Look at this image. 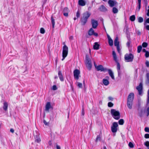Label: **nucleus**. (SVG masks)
Wrapping results in <instances>:
<instances>
[{
  "label": "nucleus",
  "instance_id": "nucleus-43",
  "mask_svg": "<svg viewBox=\"0 0 149 149\" xmlns=\"http://www.w3.org/2000/svg\"><path fill=\"white\" fill-rule=\"evenodd\" d=\"M77 86L79 88H82V83L80 82H78L77 85Z\"/></svg>",
  "mask_w": 149,
  "mask_h": 149
},
{
  "label": "nucleus",
  "instance_id": "nucleus-8",
  "mask_svg": "<svg viewBox=\"0 0 149 149\" xmlns=\"http://www.w3.org/2000/svg\"><path fill=\"white\" fill-rule=\"evenodd\" d=\"M143 85L142 83H140L139 85L136 87V89L138 90L139 95L142 94L143 92Z\"/></svg>",
  "mask_w": 149,
  "mask_h": 149
},
{
  "label": "nucleus",
  "instance_id": "nucleus-12",
  "mask_svg": "<svg viewBox=\"0 0 149 149\" xmlns=\"http://www.w3.org/2000/svg\"><path fill=\"white\" fill-rule=\"evenodd\" d=\"M52 108V107L51 105L50 102H47L45 105V111L49 112V109Z\"/></svg>",
  "mask_w": 149,
  "mask_h": 149
},
{
  "label": "nucleus",
  "instance_id": "nucleus-22",
  "mask_svg": "<svg viewBox=\"0 0 149 149\" xmlns=\"http://www.w3.org/2000/svg\"><path fill=\"white\" fill-rule=\"evenodd\" d=\"M8 105V103L6 102H4L3 103V109L5 111L7 110Z\"/></svg>",
  "mask_w": 149,
  "mask_h": 149
},
{
  "label": "nucleus",
  "instance_id": "nucleus-54",
  "mask_svg": "<svg viewBox=\"0 0 149 149\" xmlns=\"http://www.w3.org/2000/svg\"><path fill=\"white\" fill-rule=\"evenodd\" d=\"M146 77L147 78V79L148 81V83H149V73H147L146 74Z\"/></svg>",
  "mask_w": 149,
  "mask_h": 149
},
{
  "label": "nucleus",
  "instance_id": "nucleus-50",
  "mask_svg": "<svg viewBox=\"0 0 149 149\" xmlns=\"http://www.w3.org/2000/svg\"><path fill=\"white\" fill-rule=\"evenodd\" d=\"M144 137L146 139H149V134H145Z\"/></svg>",
  "mask_w": 149,
  "mask_h": 149
},
{
  "label": "nucleus",
  "instance_id": "nucleus-62",
  "mask_svg": "<svg viewBox=\"0 0 149 149\" xmlns=\"http://www.w3.org/2000/svg\"><path fill=\"white\" fill-rule=\"evenodd\" d=\"M10 131L12 133H13L14 132V130L13 129L11 128L10 130Z\"/></svg>",
  "mask_w": 149,
  "mask_h": 149
},
{
  "label": "nucleus",
  "instance_id": "nucleus-16",
  "mask_svg": "<svg viewBox=\"0 0 149 149\" xmlns=\"http://www.w3.org/2000/svg\"><path fill=\"white\" fill-rule=\"evenodd\" d=\"M99 9L100 11L102 12H105L107 10L106 8L103 5L101 6Z\"/></svg>",
  "mask_w": 149,
  "mask_h": 149
},
{
  "label": "nucleus",
  "instance_id": "nucleus-52",
  "mask_svg": "<svg viewBox=\"0 0 149 149\" xmlns=\"http://www.w3.org/2000/svg\"><path fill=\"white\" fill-rule=\"evenodd\" d=\"M81 114L82 116H84V107L82 108Z\"/></svg>",
  "mask_w": 149,
  "mask_h": 149
},
{
  "label": "nucleus",
  "instance_id": "nucleus-45",
  "mask_svg": "<svg viewBox=\"0 0 149 149\" xmlns=\"http://www.w3.org/2000/svg\"><path fill=\"white\" fill-rule=\"evenodd\" d=\"M145 56L146 58L149 57V52L148 51L145 53Z\"/></svg>",
  "mask_w": 149,
  "mask_h": 149
},
{
  "label": "nucleus",
  "instance_id": "nucleus-38",
  "mask_svg": "<svg viewBox=\"0 0 149 149\" xmlns=\"http://www.w3.org/2000/svg\"><path fill=\"white\" fill-rule=\"evenodd\" d=\"M45 31L44 29L43 28H41L40 29V33L42 34H44L45 33Z\"/></svg>",
  "mask_w": 149,
  "mask_h": 149
},
{
  "label": "nucleus",
  "instance_id": "nucleus-17",
  "mask_svg": "<svg viewBox=\"0 0 149 149\" xmlns=\"http://www.w3.org/2000/svg\"><path fill=\"white\" fill-rule=\"evenodd\" d=\"M99 46L100 45L97 42H95L93 46V49L95 50H98L99 48Z\"/></svg>",
  "mask_w": 149,
  "mask_h": 149
},
{
  "label": "nucleus",
  "instance_id": "nucleus-26",
  "mask_svg": "<svg viewBox=\"0 0 149 149\" xmlns=\"http://www.w3.org/2000/svg\"><path fill=\"white\" fill-rule=\"evenodd\" d=\"M117 64V70L118 71V74H120V65L119 63L117 61V62H116Z\"/></svg>",
  "mask_w": 149,
  "mask_h": 149
},
{
  "label": "nucleus",
  "instance_id": "nucleus-29",
  "mask_svg": "<svg viewBox=\"0 0 149 149\" xmlns=\"http://www.w3.org/2000/svg\"><path fill=\"white\" fill-rule=\"evenodd\" d=\"M112 12L114 14L116 13H118V10L116 8L114 7L112 9Z\"/></svg>",
  "mask_w": 149,
  "mask_h": 149
},
{
  "label": "nucleus",
  "instance_id": "nucleus-24",
  "mask_svg": "<svg viewBox=\"0 0 149 149\" xmlns=\"http://www.w3.org/2000/svg\"><path fill=\"white\" fill-rule=\"evenodd\" d=\"M51 21L52 25V28L54 29V28L55 22V20L53 18V16H52L51 17Z\"/></svg>",
  "mask_w": 149,
  "mask_h": 149
},
{
  "label": "nucleus",
  "instance_id": "nucleus-57",
  "mask_svg": "<svg viewBox=\"0 0 149 149\" xmlns=\"http://www.w3.org/2000/svg\"><path fill=\"white\" fill-rule=\"evenodd\" d=\"M146 65L147 67H149V62L148 61H146Z\"/></svg>",
  "mask_w": 149,
  "mask_h": 149
},
{
  "label": "nucleus",
  "instance_id": "nucleus-25",
  "mask_svg": "<svg viewBox=\"0 0 149 149\" xmlns=\"http://www.w3.org/2000/svg\"><path fill=\"white\" fill-rule=\"evenodd\" d=\"M103 84L105 85V86H107L108 85H109V82L108 81V80L107 79H103Z\"/></svg>",
  "mask_w": 149,
  "mask_h": 149
},
{
  "label": "nucleus",
  "instance_id": "nucleus-18",
  "mask_svg": "<svg viewBox=\"0 0 149 149\" xmlns=\"http://www.w3.org/2000/svg\"><path fill=\"white\" fill-rule=\"evenodd\" d=\"M107 70L108 71V73L111 78L113 79H114V76L111 70L110 69H108Z\"/></svg>",
  "mask_w": 149,
  "mask_h": 149
},
{
  "label": "nucleus",
  "instance_id": "nucleus-28",
  "mask_svg": "<svg viewBox=\"0 0 149 149\" xmlns=\"http://www.w3.org/2000/svg\"><path fill=\"white\" fill-rule=\"evenodd\" d=\"M136 19V17L134 15H132L130 18V20L132 22L134 21Z\"/></svg>",
  "mask_w": 149,
  "mask_h": 149
},
{
  "label": "nucleus",
  "instance_id": "nucleus-39",
  "mask_svg": "<svg viewBox=\"0 0 149 149\" xmlns=\"http://www.w3.org/2000/svg\"><path fill=\"white\" fill-rule=\"evenodd\" d=\"M101 139V137L99 135L97 136L95 140V141L97 142L98 141H100Z\"/></svg>",
  "mask_w": 149,
  "mask_h": 149
},
{
  "label": "nucleus",
  "instance_id": "nucleus-40",
  "mask_svg": "<svg viewBox=\"0 0 149 149\" xmlns=\"http://www.w3.org/2000/svg\"><path fill=\"white\" fill-rule=\"evenodd\" d=\"M131 43V41L130 40H129V41L127 42L126 45L128 47H129L130 46V44Z\"/></svg>",
  "mask_w": 149,
  "mask_h": 149
},
{
  "label": "nucleus",
  "instance_id": "nucleus-32",
  "mask_svg": "<svg viewBox=\"0 0 149 149\" xmlns=\"http://www.w3.org/2000/svg\"><path fill=\"white\" fill-rule=\"evenodd\" d=\"M143 110L141 109L140 111L139 112V116L141 117H142L143 115Z\"/></svg>",
  "mask_w": 149,
  "mask_h": 149
},
{
  "label": "nucleus",
  "instance_id": "nucleus-15",
  "mask_svg": "<svg viewBox=\"0 0 149 149\" xmlns=\"http://www.w3.org/2000/svg\"><path fill=\"white\" fill-rule=\"evenodd\" d=\"M118 38L117 37L114 40V45L115 46H117L120 45L119 42L118 41Z\"/></svg>",
  "mask_w": 149,
  "mask_h": 149
},
{
  "label": "nucleus",
  "instance_id": "nucleus-46",
  "mask_svg": "<svg viewBox=\"0 0 149 149\" xmlns=\"http://www.w3.org/2000/svg\"><path fill=\"white\" fill-rule=\"evenodd\" d=\"M57 89L56 86V85H54L52 86V89L54 91L56 90Z\"/></svg>",
  "mask_w": 149,
  "mask_h": 149
},
{
  "label": "nucleus",
  "instance_id": "nucleus-55",
  "mask_svg": "<svg viewBox=\"0 0 149 149\" xmlns=\"http://www.w3.org/2000/svg\"><path fill=\"white\" fill-rule=\"evenodd\" d=\"M146 112L147 113V116H148L149 115V107L147 108L146 110Z\"/></svg>",
  "mask_w": 149,
  "mask_h": 149
},
{
  "label": "nucleus",
  "instance_id": "nucleus-20",
  "mask_svg": "<svg viewBox=\"0 0 149 149\" xmlns=\"http://www.w3.org/2000/svg\"><path fill=\"white\" fill-rule=\"evenodd\" d=\"M78 4L80 6H84L86 5V2L83 0H79L78 1Z\"/></svg>",
  "mask_w": 149,
  "mask_h": 149
},
{
  "label": "nucleus",
  "instance_id": "nucleus-27",
  "mask_svg": "<svg viewBox=\"0 0 149 149\" xmlns=\"http://www.w3.org/2000/svg\"><path fill=\"white\" fill-rule=\"evenodd\" d=\"M64 45L63 47V51H65L68 52V47L65 45V42L63 43Z\"/></svg>",
  "mask_w": 149,
  "mask_h": 149
},
{
  "label": "nucleus",
  "instance_id": "nucleus-36",
  "mask_svg": "<svg viewBox=\"0 0 149 149\" xmlns=\"http://www.w3.org/2000/svg\"><path fill=\"white\" fill-rule=\"evenodd\" d=\"M148 45V43L146 42H143L142 44V46L143 47L146 48Z\"/></svg>",
  "mask_w": 149,
  "mask_h": 149
},
{
  "label": "nucleus",
  "instance_id": "nucleus-14",
  "mask_svg": "<svg viewBox=\"0 0 149 149\" xmlns=\"http://www.w3.org/2000/svg\"><path fill=\"white\" fill-rule=\"evenodd\" d=\"M58 75L60 80L61 81H64V78L61 71H59L58 72Z\"/></svg>",
  "mask_w": 149,
  "mask_h": 149
},
{
  "label": "nucleus",
  "instance_id": "nucleus-9",
  "mask_svg": "<svg viewBox=\"0 0 149 149\" xmlns=\"http://www.w3.org/2000/svg\"><path fill=\"white\" fill-rule=\"evenodd\" d=\"M80 74V72L79 70L78 69L75 70L73 72L74 78L77 80L78 79Z\"/></svg>",
  "mask_w": 149,
  "mask_h": 149
},
{
  "label": "nucleus",
  "instance_id": "nucleus-31",
  "mask_svg": "<svg viewBox=\"0 0 149 149\" xmlns=\"http://www.w3.org/2000/svg\"><path fill=\"white\" fill-rule=\"evenodd\" d=\"M124 122V120L123 119H121L118 121V123L120 125H123Z\"/></svg>",
  "mask_w": 149,
  "mask_h": 149
},
{
  "label": "nucleus",
  "instance_id": "nucleus-1",
  "mask_svg": "<svg viewBox=\"0 0 149 149\" xmlns=\"http://www.w3.org/2000/svg\"><path fill=\"white\" fill-rule=\"evenodd\" d=\"M91 15V13L88 11H86L83 13V16L80 20L81 25L84 26L85 25Z\"/></svg>",
  "mask_w": 149,
  "mask_h": 149
},
{
  "label": "nucleus",
  "instance_id": "nucleus-6",
  "mask_svg": "<svg viewBox=\"0 0 149 149\" xmlns=\"http://www.w3.org/2000/svg\"><path fill=\"white\" fill-rule=\"evenodd\" d=\"M94 65L95 68L97 69V71H100L101 72H105L107 70V69L106 68H104L102 65H99L97 66L95 61L94 62Z\"/></svg>",
  "mask_w": 149,
  "mask_h": 149
},
{
  "label": "nucleus",
  "instance_id": "nucleus-53",
  "mask_svg": "<svg viewBox=\"0 0 149 149\" xmlns=\"http://www.w3.org/2000/svg\"><path fill=\"white\" fill-rule=\"evenodd\" d=\"M43 123L44 124H45V125H49V123L47 122L45 120H43Z\"/></svg>",
  "mask_w": 149,
  "mask_h": 149
},
{
  "label": "nucleus",
  "instance_id": "nucleus-59",
  "mask_svg": "<svg viewBox=\"0 0 149 149\" xmlns=\"http://www.w3.org/2000/svg\"><path fill=\"white\" fill-rule=\"evenodd\" d=\"M93 35H94V36H96V37H97L98 36V33H95V32H94L93 33Z\"/></svg>",
  "mask_w": 149,
  "mask_h": 149
},
{
  "label": "nucleus",
  "instance_id": "nucleus-13",
  "mask_svg": "<svg viewBox=\"0 0 149 149\" xmlns=\"http://www.w3.org/2000/svg\"><path fill=\"white\" fill-rule=\"evenodd\" d=\"M107 36L108 39L109 44L110 46H112L113 45V40L108 34H107Z\"/></svg>",
  "mask_w": 149,
  "mask_h": 149
},
{
  "label": "nucleus",
  "instance_id": "nucleus-5",
  "mask_svg": "<svg viewBox=\"0 0 149 149\" xmlns=\"http://www.w3.org/2000/svg\"><path fill=\"white\" fill-rule=\"evenodd\" d=\"M85 64L87 68L90 70L92 68L91 61L89 58L88 55H86V56Z\"/></svg>",
  "mask_w": 149,
  "mask_h": 149
},
{
  "label": "nucleus",
  "instance_id": "nucleus-7",
  "mask_svg": "<svg viewBox=\"0 0 149 149\" xmlns=\"http://www.w3.org/2000/svg\"><path fill=\"white\" fill-rule=\"evenodd\" d=\"M118 124L117 122H114L113 124V125L111 127V130L112 132L115 133L117 130V127H118Z\"/></svg>",
  "mask_w": 149,
  "mask_h": 149
},
{
  "label": "nucleus",
  "instance_id": "nucleus-35",
  "mask_svg": "<svg viewBox=\"0 0 149 149\" xmlns=\"http://www.w3.org/2000/svg\"><path fill=\"white\" fill-rule=\"evenodd\" d=\"M69 10L68 8L67 7H65L63 10V13H68L69 12Z\"/></svg>",
  "mask_w": 149,
  "mask_h": 149
},
{
  "label": "nucleus",
  "instance_id": "nucleus-37",
  "mask_svg": "<svg viewBox=\"0 0 149 149\" xmlns=\"http://www.w3.org/2000/svg\"><path fill=\"white\" fill-rule=\"evenodd\" d=\"M128 146L130 148H133L134 147V144L131 142H129Z\"/></svg>",
  "mask_w": 149,
  "mask_h": 149
},
{
  "label": "nucleus",
  "instance_id": "nucleus-56",
  "mask_svg": "<svg viewBox=\"0 0 149 149\" xmlns=\"http://www.w3.org/2000/svg\"><path fill=\"white\" fill-rule=\"evenodd\" d=\"M63 15L66 17H67L68 16V13H63Z\"/></svg>",
  "mask_w": 149,
  "mask_h": 149
},
{
  "label": "nucleus",
  "instance_id": "nucleus-60",
  "mask_svg": "<svg viewBox=\"0 0 149 149\" xmlns=\"http://www.w3.org/2000/svg\"><path fill=\"white\" fill-rule=\"evenodd\" d=\"M108 99L109 100L112 101L113 100V98L111 97H109Z\"/></svg>",
  "mask_w": 149,
  "mask_h": 149
},
{
  "label": "nucleus",
  "instance_id": "nucleus-61",
  "mask_svg": "<svg viewBox=\"0 0 149 149\" xmlns=\"http://www.w3.org/2000/svg\"><path fill=\"white\" fill-rule=\"evenodd\" d=\"M145 6H147L148 4V3L147 0H144Z\"/></svg>",
  "mask_w": 149,
  "mask_h": 149
},
{
  "label": "nucleus",
  "instance_id": "nucleus-19",
  "mask_svg": "<svg viewBox=\"0 0 149 149\" xmlns=\"http://www.w3.org/2000/svg\"><path fill=\"white\" fill-rule=\"evenodd\" d=\"M68 52L63 51L62 52V57L63 58L62 59V61H63L65 58L67 56L68 54Z\"/></svg>",
  "mask_w": 149,
  "mask_h": 149
},
{
  "label": "nucleus",
  "instance_id": "nucleus-4",
  "mask_svg": "<svg viewBox=\"0 0 149 149\" xmlns=\"http://www.w3.org/2000/svg\"><path fill=\"white\" fill-rule=\"evenodd\" d=\"M124 58L126 62H132L134 58V56L131 53L126 54L124 56Z\"/></svg>",
  "mask_w": 149,
  "mask_h": 149
},
{
  "label": "nucleus",
  "instance_id": "nucleus-42",
  "mask_svg": "<svg viewBox=\"0 0 149 149\" xmlns=\"http://www.w3.org/2000/svg\"><path fill=\"white\" fill-rule=\"evenodd\" d=\"M35 141L37 143H39L41 141V139L40 138H37L35 139Z\"/></svg>",
  "mask_w": 149,
  "mask_h": 149
},
{
  "label": "nucleus",
  "instance_id": "nucleus-23",
  "mask_svg": "<svg viewBox=\"0 0 149 149\" xmlns=\"http://www.w3.org/2000/svg\"><path fill=\"white\" fill-rule=\"evenodd\" d=\"M93 28H91L88 31V34L89 36L93 35L94 33V31Z\"/></svg>",
  "mask_w": 149,
  "mask_h": 149
},
{
  "label": "nucleus",
  "instance_id": "nucleus-34",
  "mask_svg": "<svg viewBox=\"0 0 149 149\" xmlns=\"http://www.w3.org/2000/svg\"><path fill=\"white\" fill-rule=\"evenodd\" d=\"M138 19V22L139 23H142L143 22V18L141 17H139V18Z\"/></svg>",
  "mask_w": 149,
  "mask_h": 149
},
{
  "label": "nucleus",
  "instance_id": "nucleus-64",
  "mask_svg": "<svg viewBox=\"0 0 149 149\" xmlns=\"http://www.w3.org/2000/svg\"><path fill=\"white\" fill-rule=\"evenodd\" d=\"M146 29L149 30V25H147L146 26Z\"/></svg>",
  "mask_w": 149,
  "mask_h": 149
},
{
  "label": "nucleus",
  "instance_id": "nucleus-63",
  "mask_svg": "<svg viewBox=\"0 0 149 149\" xmlns=\"http://www.w3.org/2000/svg\"><path fill=\"white\" fill-rule=\"evenodd\" d=\"M56 149H61V148H60V146L57 145H56Z\"/></svg>",
  "mask_w": 149,
  "mask_h": 149
},
{
  "label": "nucleus",
  "instance_id": "nucleus-47",
  "mask_svg": "<svg viewBox=\"0 0 149 149\" xmlns=\"http://www.w3.org/2000/svg\"><path fill=\"white\" fill-rule=\"evenodd\" d=\"M80 16V13L79 11H78L76 13V16L77 17V18H79Z\"/></svg>",
  "mask_w": 149,
  "mask_h": 149
},
{
  "label": "nucleus",
  "instance_id": "nucleus-41",
  "mask_svg": "<svg viewBox=\"0 0 149 149\" xmlns=\"http://www.w3.org/2000/svg\"><path fill=\"white\" fill-rule=\"evenodd\" d=\"M113 104L111 102H108V106L109 107H112L113 106Z\"/></svg>",
  "mask_w": 149,
  "mask_h": 149
},
{
  "label": "nucleus",
  "instance_id": "nucleus-2",
  "mask_svg": "<svg viewBox=\"0 0 149 149\" xmlns=\"http://www.w3.org/2000/svg\"><path fill=\"white\" fill-rule=\"evenodd\" d=\"M134 97V94L133 93H130L127 97V106L130 109H131L132 108V102Z\"/></svg>",
  "mask_w": 149,
  "mask_h": 149
},
{
  "label": "nucleus",
  "instance_id": "nucleus-11",
  "mask_svg": "<svg viewBox=\"0 0 149 149\" xmlns=\"http://www.w3.org/2000/svg\"><path fill=\"white\" fill-rule=\"evenodd\" d=\"M108 3L110 7H113L117 4L116 1L112 0H109Z\"/></svg>",
  "mask_w": 149,
  "mask_h": 149
},
{
  "label": "nucleus",
  "instance_id": "nucleus-49",
  "mask_svg": "<svg viewBox=\"0 0 149 149\" xmlns=\"http://www.w3.org/2000/svg\"><path fill=\"white\" fill-rule=\"evenodd\" d=\"M145 131L147 132H149V128L148 127H146L144 129Z\"/></svg>",
  "mask_w": 149,
  "mask_h": 149
},
{
  "label": "nucleus",
  "instance_id": "nucleus-30",
  "mask_svg": "<svg viewBox=\"0 0 149 149\" xmlns=\"http://www.w3.org/2000/svg\"><path fill=\"white\" fill-rule=\"evenodd\" d=\"M142 49V47L141 45H139L137 47V52L138 53H140Z\"/></svg>",
  "mask_w": 149,
  "mask_h": 149
},
{
  "label": "nucleus",
  "instance_id": "nucleus-21",
  "mask_svg": "<svg viewBox=\"0 0 149 149\" xmlns=\"http://www.w3.org/2000/svg\"><path fill=\"white\" fill-rule=\"evenodd\" d=\"M112 55L113 56L114 60L116 62H117V61H118L117 59L116 55V54L115 52L114 51H113L112 52Z\"/></svg>",
  "mask_w": 149,
  "mask_h": 149
},
{
  "label": "nucleus",
  "instance_id": "nucleus-33",
  "mask_svg": "<svg viewBox=\"0 0 149 149\" xmlns=\"http://www.w3.org/2000/svg\"><path fill=\"white\" fill-rule=\"evenodd\" d=\"M138 9L139 10L141 9V0H138Z\"/></svg>",
  "mask_w": 149,
  "mask_h": 149
},
{
  "label": "nucleus",
  "instance_id": "nucleus-48",
  "mask_svg": "<svg viewBox=\"0 0 149 149\" xmlns=\"http://www.w3.org/2000/svg\"><path fill=\"white\" fill-rule=\"evenodd\" d=\"M147 103L148 104H149V89H148V99Z\"/></svg>",
  "mask_w": 149,
  "mask_h": 149
},
{
  "label": "nucleus",
  "instance_id": "nucleus-51",
  "mask_svg": "<svg viewBox=\"0 0 149 149\" xmlns=\"http://www.w3.org/2000/svg\"><path fill=\"white\" fill-rule=\"evenodd\" d=\"M116 47L117 49L118 52V53H120V45L119 46H117Z\"/></svg>",
  "mask_w": 149,
  "mask_h": 149
},
{
  "label": "nucleus",
  "instance_id": "nucleus-44",
  "mask_svg": "<svg viewBox=\"0 0 149 149\" xmlns=\"http://www.w3.org/2000/svg\"><path fill=\"white\" fill-rule=\"evenodd\" d=\"M146 147H149V141H146L144 143Z\"/></svg>",
  "mask_w": 149,
  "mask_h": 149
},
{
  "label": "nucleus",
  "instance_id": "nucleus-58",
  "mask_svg": "<svg viewBox=\"0 0 149 149\" xmlns=\"http://www.w3.org/2000/svg\"><path fill=\"white\" fill-rule=\"evenodd\" d=\"M145 23H148L149 24V18H148L145 22Z\"/></svg>",
  "mask_w": 149,
  "mask_h": 149
},
{
  "label": "nucleus",
  "instance_id": "nucleus-10",
  "mask_svg": "<svg viewBox=\"0 0 149 149\" xmlns=\"http://www.w3.org/2000/svg\"><path fill=\"white\" fill-rule=\"evenodd\" d=\"M91 23L92 25V28L95 29L98 25V22L97 20L94 19L91 20Z\"/></svg>",
  "mask_w": 149,
  "mask_h": 149
},
{
  "label": "nucleus",
  "instance_id": "nucleus-3",
  "mask_svg": "<svg viewBox=\"0 0 149 149\" xmlns=\"http://www.w3.org/2000/svg\"><path fill=\"white\" fill-rule=\"evenodd\" d=\"M111 113L112 116L115 119L118 120L120 118V114L118 111H117L115 109H112L111 110Z\"/></svg>",
  "mask_w": 149,
  "mask_h": 149
}]
</instances>
